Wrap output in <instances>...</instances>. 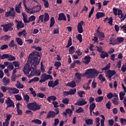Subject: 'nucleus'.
<instances>
[{
  "label": "nucleus",
  "instance_id": "8fccbe9b",
  "mask_svg": "<svg viewBox=\"0 0 126 126\" xmlns=\"http://www.w3.org/2000/svg\"><path fill=\"white\" fill-rule=\"evenodd\" d=\"M9 47L12 48L13 47H16V44L14 43V40H12L10 43L8 44Z\"/></svg>",
  "mask_w": 126,
  "mask_h": 126
},
{
  "label": "nucleus",
  "instance_id": "cd10ccee",
  "mask_svg": "<svg viewBox=\"0 0 126 126\" xmlns=\"http://www.w3.org/2000/svg\"><path fill=\"white\" fill-rule=\"evenodd\" d=\"M44 14L41 15L38 17V20L36 23L38 24L39 23H42L44 21Z\"/></svg>",
  "mask_w": 126,
  "mask_h": 126
},
{
  "label": "nucleus",
  "instance_id": "338daca9",
  "mask_svg": "<svg viewBox=\"0 0 126 126\" xmlns=\"http://www.w3.org/2000/svg\"><path fill=\"white\" fill-rule=\"evenodd\" d=\"M121 30L123 31L124 33H126V25H124L122 26H120Z\"/></svg>",
  "mask_w": 126,
  "mask_h": 126
},
{
  "label": "nucleus",
  "instance_id": "e433bc0d",
  "mask_svg": "<svg viewBox=\"0 0 126 126\" xmlns=\"http://www.w3.org/2000/svg\"><path fill=\"white\" fill-rule=\"evenodd\" d=\"M24 100L26 101V103H28L30 99V96L28 94H25L23 96Z\"/></svg>",
  "mask_w": 126,
  "mask_h": 126
},
{
  "label": "nucleus",
  "instance_id": "a18cd8bd",
  "mask_svg": "<svg viewBox=\"0 0 126 126\" xmlns=\"http://www.w3.org/2000/svg\"><path fill=\"white\" fill-rule=\"evenodd\" d=\"M75 75L78 80H81V77L82 76V73L77 72L75 74Z\"/></svg>",
  "mask_w": 126,
  "mask_h": 126
},
{
  "label": "nucleus",
  "instance_id": "052dcab7",
  "mask_svg": "<svg viewBox=\"0 0 126 126\" xmlns=\"http://www.w3.org/2000/svg\"><path fill=\"white\" fill-rule=\"evenodd\" d=\"M9 88V87H6L5 86H2L1 87V90H2V91L3 92L5 93V92H6V91H7V90L8 91Z\"/></svg>",
  "mask_w": 126,
  "mask_h": 126
},
{
  "label": "nucleus",
  "instance_id": "4be33fe9",
  "mask_svg": "<svg viewBox=\"0 0 126 126\" xmlns=\"http://www.w3.org/2000/svg\"><path fill=\"white\" fill-rule=\"evenodd\" d=\"M21 4L22 2H20L15 7V11L17 13H20V12H21L20 10V8L22 7Z\"/></svg>",
  "mask_w": 126,
  "mask_h": 126
},
{
  "label": "nucleus",
  "instance_id": "864d4df0",
  "mask_svg": "<svg viewBox=\"0 0 126 126\" xmlns=\"http://www.w3.org/2000/svg\"><path fill=\"white\" fill-rule=\"evenodd\" d=\"M54 65L57 67L56 69H59V67L62 65V63L60 62H56Z\"/></svg>",
  "mask_w": 126,
  "mask_h": 126
},
{
  "label": "nucleus",
  "instance_id": "69168bd1",
  "mask_svg": "<svg viewBox=\"0 0 126 126\" xmlns=\"http://www.w3.org/2000/svg\"><path fill=\"white\" fill-rule=\"evenodd\" d=\"M8 61H15V57L11 55H9V57L8 58Z\"/></svg>",
  "mask_w": 126,
  "mask_h": 126
},
{
  "label": "nucleus",
  "instance_id": "bf43d9fd",
  "mask_svg": "<svg viewBox=\"0 0 126 126\" xmlns=\"http://www.w3.org/2000/svg\"><path fill=\"white\" fill-rule=\"evenodd\" d=\"M13 64L14 65L15 67H19V66H20V63H19V62L17 61L13 62Z\"/></svg>",
  "mask_w": 126,
  "mask_h": 126
},
{
  "label": "nucleus",
  "instance_id": "6e6d98bb",
  "mask_svg": "<svg viewBox=\"0 0 126 126\" xmlns=\"http://www.w3.org/2000/svg\"><path fill=\"white\" fill-rule=\"evenodd\" d=\"M23 21L24 23H29V19L27 18V16H24V14H23Z\"/></svg>",
  "mask_w": 126,
  "mask_h": 126
},
{
  "label": "nucleus",
  "instance_id": "2f4dec72",
  "mask_svg": "<svg viewBox=\"0 0 126 126\" xmlns=\"http://www.w3.org/2000/svg\"><path fill=\"white\" fill-rule=\"evenodd\" d=\"M96 36L99 38V37H102V38H105V33L102 32H100L99 31H97L96 33Z\"/></svg>",
  "mask_w": 126,
  "mask_h": 126
},
{
  "label": "nucleus",
  "instance_id": "c756f323",
  "mask_svg": "<svg viewBox=\"0 0 126 126\" xmlns=\"http://www.w3.org/2000/svg\"><path fill=\"white\" fill-rule=\"evenodd\" d=\"M15 40L20 46L23 45V41H22V39L20 38V37H16Z\"/></svg>",
  "mask_w": 126,
  "mask_h": 126
},
{
  "label": "nucleus",
  "instance_id": "dca6fc26",
  "mask_svg": "<svg viewBox=\"0 0 126 126\" xmlns=\"http://www.w3.org/2000/svg\"><path fill=\"white\" fill-rule=\"evenodd\" d=\"M73 113L72 110L67 108L65 109V112H63V115H64V116H67V114H68L69 117H71V115H72Z\"/></svg>",
  "mask_w": 126,
  "mask_h": 126
},
{
  "label": "nucleus",
  "instance_id": "ea45409f",
  "mask_svg": "<svg viewBox=\"0 0 126 126\" xmlns=\"http://www.w3.org/2000/svg\"><path fill=\"white\" fill-rule=\"evenodd\" d=\"M37 81H39V78L38 77H35L34 78L30 80L28 82V83H32V82H37Z\"/></svg>",
  "mask_w": 126,
  "mask_h": 126
},
{
  "label": "nucleus",
  "instance_id": "49530a36",
  "mask_svg": "<svg viewBox=\"0 0 126 126\" xmlns=\"http://www.w3.org/2000/svg\"><path fill=\"white\" fill-rule=\"evenodd\" d=\"M84 110H83V108L82 107H80L76 110V113H77L78 114H80L81 113H84Z\"/></svg>",
  "mask_w": 126,
  "mask_h": 126
},
{
  "label": "nucleus",
  "instance_id": "37998d69",
  "mask_svg": "<svg viewBox=\"0 0 126 126\" xmlns=\"http://www.w3.org/2000/svg\"><path fill=\"white\" fill-rule=\"evenodd\" d=\"M35 20H36V17L34 15H32L29 18V23H30V22H32V21H35Z\"/></svg>",
  "mask_w": 126,
  "mask_h": 126
},
{
  "label": "nucleus",
  "instance_id": "13d9d810",
  "mask_svg": "<svg viewBox=\"0 0 126 126\" xmlns=\"http://www.w3.org/2000/svg\"><path fill=\"white\" fill-rule=\"evenodd\" d=\"M7 68L8 70H10V71L13 70V69H14V66H13V64H12V63H11L8 65V66H7Z\"/></svg>",
  "mask_w": 126,
  "mask_h": 126
},
{
  "label": "nucleus",
  "instance_id": "9d476101",
  "mask_svg": "<svg viewBox=\"0 0 126 126\" xmlns=\"http://www.w3.org/2000/svg\"><path fill=\"white\" fill-rule=\"evenodd\" d=\"M83 25H84V26H85V24L84 23V22L82 21H80L77 25L78 32L80 34H81V33H83V28H82Z\"/></svg>",
  "mask_w": 126,
  "mask_h": 126
},
{
  "label": "nucleus",
  "instance_id": "5fc2aeb1",
  "mask_svg": "<svg viewBox=\"0 0 126 126\" xmlns=\"http://www.w3.org/2000/svg\"><path fill=\"white\" fill-rule=\"evenodd\" d=\"M42 1H43V2H44V7L46 8H48V7H49V2L48 1V0H42Z\"/></svg>",
  "mask_w": 126,
  "mask_h": 126
},
{
  "label": "nucleus",
  "instance_id": "423d86ee",
  "mask_svg": "<svg viewBox=\"0 0 126 126\" xmlns=\"http://www.w3.org/2000/svg\"><path fill=\"white\" fill-rule=\"evenodd\" d=\"M14 25L13 23L11 22L7 24L1 25V27L3 28V31H4V32H8L9 30V31H12V30H13V28L12 27H13Z\"/></svg>",
  "mask_w": 126,
  "mask_h": 126
},
{
  "label": "nucleus",
  "instance_id": "4d7b16f0",
  "mask_svg": "<svg viewBox=\"0 0 126 126\" xmlns=\"http://www.w3.org/2000/svg\"><path fill=\"white\" fill-rule=\"evenodd\" d=\"M93 13H94V6H93L91 8V11L90 12V13L89 14L88 18H91V16H92V14H93Z\"/></svg>",
  "mask_w": 126,
  "mask_h": 126
},
{
  "label": "nucleus",
  "instance_id": "39448f33",
  "mask_svg": "<svg viewBox=\"0 0 126 126\" xmlns=\"http://www.w3.org/2000/svg\"><path fill=\"white\" fill-rule=\"evenodd\" d=\"M47 73L49 75H47L46 73H44L41 75V79L39 80L40 83H43V82H45L48 79H50V80H53V76L50 75L52 74V71L48 70Z\"/></svg>",
  "mask_w": 126,
  "mask_h": 126
},
{
  "label": "nucleus",
  "instance_id": "f704fd0d",
  "mask_svg": "<svg viewBox=\"0 0 126 126\" xmlns=\"http://www.w3.org/2000/svg\"><path fill=\"white\" fill-rule=\"evenodd\" d=\"M76 50V49H75L74 46H71L69 49V55H72V54H74Z\"/></svg>",
  "mask_w": 126,
  "mask_h": 126
},
{
  "label": "nucleus",
  "instance_id": "f03ea898",
  "mask_svg": "<svg viewBox=\"0 0 126 126\" xmlns=\"http://www.w3.org/2000/svg\"><path fill=\"white\" fill-rule=\"evenodd\" d=\"M40 59H41V57H40V53L36 52L34 53V55L30 59L31 60H28V62L32 63V66L35 67L36 65H38L39 63H40Z\"/></svg>",
  "mask_w": 126,
  "mask_h": 126
},
{
  "label": "nucleus",
  "instance_id": "1a4fd4ad",
  "mask_svg": "<svg viewBox=\"0 0 126 126\" xmlns=\"http://www.w3.org/2000/svg\"><path fill=\"white\" fill-rule=\"evenodd\" d=\"M5 103H6V105H7L6 109L10 107H12V108H14V107H15L14 102H13V101L11 100L10 97L7 98L6 100H5Z\"/></svg>",
  "mask_w": 126,
  "mask_h": 126
},
{
  "label": "nucleus",
  "instance_id": "20e7f679",
  "mask_svg": "<svg viewBox=\"0 0 126 126\" xmlns=\"http://www.w3.org/2000/svg\"><path fill=\"white\" fill-rule=\"evenodd\" d=\"M41 106L42 105L37 103L36 102H31L27 104V107L29 108L30 110L35 112L38 110L41 109Z\"/></svg>",
  "mask_w": 126,
  "mask_h": 126
},
{
  "label": "nucleus",
  "instance_id": "58836bf2",
  "mask_svg": "<svg viewBox=\"0 0 126 126\" xmlns=\"http://www.w3.org/2000/svg\"><path fill=\"white\" fill-rule=\"evenodd\" d=\"M103 99H104V96H98L95 99V100L97 103H100L103 101Z\"/></svg>",
  "mask_w": 126,
  "mask_h": 126
},
{
  "label": "nucleus",
  "instance_id": "4468645a",
  "mask_svg": "<svg viewBox=\"0 0 126 126\" xmlns=\"http://www.w3.org/2000/svg\"><path fill=\"white\" fill-rule=\"evenodd\" d=\"M56 117V112L54 111H50L46 117V119L54 118Z\"/></svg>",
  "mask_w": 126,
  "mask_h": 126
},
{
  "label": "nucleus",
  "instance_id": "e2e57ef3",
  "mask_svg": "<svg viewBox=\"0 0 126 126\" xmlns=\"http://www.w3.org/2000/svg\"><path fill=\"white\" fill-rule=\"evenodd\" d=\"M37 97H38V98H44L45 97V94L42 93H37Z\"/></svg>",
  "mask_w": 126,
  "mask_h": 126
},
{
  "label": "nucleus",
  "instance_id": "5701e85b",
  "mask_svg": "<svg viewBox=\"0 0 126 126\" xmlns=\"http://www.w3.org/2000/svg\"><path fill=\"white\" fill-rule=\"evenodd\" d=\"M66 86H68L69 87H72V88H74L76 86V83H75V81H72L70 83H68L66 84Z\"/></svg>",
  "mask_w": 126,
  "mask_h": 126
},
{
  "label": "nucleus",
  "instance_id": "2eb2a0df",
  "mask_svg": "<svg viewBox=\"0 0 126 126\" xmlns=\"http://www.w3.org/2000/svg\"><path fill=\"white\" fill-rule=\"evenodd\" d=\"M84 60L85 61L83 62V63H85V64H88L91 61V57H90L89 55H87L84 57Z\"/></svg>",
  "mask_w": 126,
  "mask_h": 126
},
{
  "label": "nucleus",
  "instance_id": "aec40b11",
  "mask_svg": "<svg viewBox=\"0 0 126 126\" xmlns=\"http://www.w3.org/2000/svg\"><path fill=\"white\" fill-rule=\"evenodd\" d=\"M96 19H100L101 17L105 16V13L102 12H97L95 15Z\"/></svg>",
  "mask_w": 126,
  "mask_h": 126
},
{
  "label": "nucleus",
  "instance_id": "f257e3e1",
  "mask_svg": "<svg viewBox=\"0 0 126 126\" xmlns=\"http://www.w3.org/2000/svg\"><path fill=\"white\" fill-rule=\"evenodd\" d=\"M37 65H36L35 67L34 66L32 65V63L31 65V67H24L23 69V71L25 73V74H29V72L31 71V74L29 75H27V76L29 77V78H30L31 76H34V75H35V76H40L41 75V71L40 70H37L36 68H37ZM32 70V71H31Z\"/></svg>",
  "mask_w": 126,
  "mask_h": 126
},
{
  "label": "nucleus",
  "instance_id": "6e6552de",
  "mask_svg": "<svg viewBox=\"0 0 126 126\" xmlns=\"http://www.w3.org/2000/svg\"><path fill=\"white\" fill-rule=\"evenodd\" d=\"M106 77H108L110 79V80H112V77L116 74V72L115 70H112L110 69H108L107 71H105L104 72Z\"/></svg>",
  "mask_w": 126,
  "mask_h": 126
},
{
  "label": "nucleus",
  "instance_id": "774afa93",
  "mask_svg": "<svg viewBox=\"0 0 126 126\" xmlns=\"http://www.w3.org/2000/svg\"><path fill=\"white\" fill-rule=\"evenodd\" d=\"M120 122L123 126H125V125H126V119L121 118L120 119Z\"/></svg>",
  "mask_w": 126,
  "mask_h": 126
},
{
  "label": "nucleus",
  "instance_id": "ddd939ff",
  "mask_svg": "<svg viewBox=\"0 0 126 126\" xmlns=\"http://www.w3.org/2000/svg\"><path fill=\"white\" fill-rule=\"evenodd\" d=\"M81 100H79L77 102L75 103L74 105H78V106H83L84 105H86L87 104V101H85L83 98H81Z\"/></svg>",
  "mask_w": 126,
  "mask_h": 126
},
{
  "label": "nucleus",
  "instance_id": "603ef678",
  "mask_svg": "<svg viewBox=\"0 0 126 126\" xmlns=\"http://www.w3.org/2000/svg\"><path fill=\"white\" fill-rule=\"evenodd\" d=\"M70 95H74L76 93V89L74 88L73 89H70L69 91Z\"/></svg>",
  "mask_w": 126,
  "mask_h": 126
},
{
  "label": "nucleus",
  "instance_id": "a19ab883",
  "mask_svg": "<svg viewBox=\"0 0 126 126\" xmlns=\"http://www.w3.org/2000/svg\"><path fill=\"white\" fill-rule=\"evenodd\" d=\"M71 45H72V39L70 37L68 39V43L66 46V48H69Z\"/></svg>",
  "mask_w": 126,
  "mask_h": 126
},
{
  "label": "nucleus",
  "instance_id": "0e129e2a",
  "mask_svg": "<svg viewBox=\"0 0 126 126\" xmlns=\"http://www.w3.org/2000/svg\"><path fill=\"white\" fill-rule=\"evenodd\" d=\"M92 41H94V43H98V37L97 36V33H94V37L92 39Z\"/></svg>",
  "mask_w": 126,
  "mask_h": 126
},
{
  "label": "nucleus",
  "instance_id": "393cba45",
  "mask_svg": "<svg viewBox=\"0 0 126 126\" xmlns=\"http://www.w3.org/2000/svg\"><path fill=\"white\" fill-rule=\"evenodd\" d=\"M125 41V38L123 37H118L117 39H115V42L117 44H119L120 43H123Z\"/></svg>",
  "mask_w": 126,
  "mask_h": 126
},
{
  "label": "nucleus",
  "instance_id": "c9c22d12",
  "mask_svg": "<svg viewBox=\"0 0 126 126\" xmlns=\"http://www.w3.org/2000/svg\"><path fill=\"white\" fill-rule=\"evenodd\" d=\"M55 23H56V22H55V18L52 17L50 19V24L49 26L50 28H52V27L55 25Z\"/></svg>",
  "mask_w": 126,
  "mask_h": 126
},
{
  "label": "nucleus",
  "instance_id": "c85d7f7f",
  "mask_svg": "<svg viewBox=\"0 0 126 126\" xmlns=\"http://www.w3.org/2000/svg\"><path fill=\"white\" fill-rule=\"evenodd\" d=\"M11 38V36H9V35L6 34V35L1 36V39H2V40H3V41H8V40H10Z\"/></svg>",
  "mask_w": 126,
  "mask_h": 126
},
{
  "label": "nucleus",
  "instance_id": "a211bd4d",
  "mask_svg": "<svg viewBox=\"0 0 126 126\" xmlns=\"http://www.w3.org/2000/svg\"><path fill=\"white\" fill-rule=\"evenodd\" d=\"M58 20H64V21H66L65 15H64L63 13H60Z\"/></svg>",
  "mask_w": 126,
  "mask_h": 126
},
{
  "label": "nucleus",
  "instance_id": "3c124183",
  "mask_svg": "<svg viewBox=\"0 0 126 126\" xmlns=\"http://www.w3.org/2000/svg\"><path fill=\"white\" fill-rule=\"evenodd\" d=\"M111 67V63H109L106 66L104 67L101 68V70H108Z\"/></svg>",
  "mask_w": 126,
  "mask_h": 126
},
{
  "label": "nucleus",
  "instance_id": "bb28decb",
  "mask_svg": "<svg viewBox=\"0 0 126 126\" xmlns=\"http://www.w3.org/2000/svg\"><path fill=\"white\" fill-rule=\"evenodd\" d=\"M16 87L19 88V89H23L24 88V85L20 83L19 81H17V83L16 84Z\"/></svg>",
  "mask_w": 126,
  "mask_h": 126
},
{
  "label": "nucleus",
  "instance_id": "9b49d317",
  "mask_svg": "<svg viewBox=\"0 0 126 126\" xmlns=\"http://www.w3.org/2000/svg\"><path fill=\"white\" fill-rule=\"evenodd\" d=\"M15 22L16 24V27L18 30H19V29H22V28H24L25 26L22 21L15 20Z\"/></svg>",
  "mask_w": 126,
  "mask_h": 126
},
{
  "label": "nucleus",
  "instance_id": "f3484780",
  "mask_svg": "<svg viewBox=\"0 0 126 126\" xmlns=\"http://www.w3.org/2000/svg\"><path fill=\"white\" fill-rule=\"evenodd\" d=\"M41 5H37L36 6L33 7L32 12L35 13V12H39L41 10Z\"/></svg>",
  "mask_w": 126,
  "mask_h": 126
},
{
  "label": "nucleus",
  "instance_id": "473e14b6",
  "mask_svg": "<svg viewBox=\"0 0 126 126\" xmlns=\"http://www.w3.org/2000/svg\"><path fill=\"white\" fill-rule=\"evenodd\" d=\"M43 19L44 22H48V21L50 20V16H49V14L48 13H45L44 14V17Z\"/></svg>",
  "mask_w": 126,
  "mask_h": 126
},
{
  "label": "nucleus",
  "instance_id": "7ed1b4c3",
  "mask_svg": "<svg viewBox=\"0 0 126 126\" xmlns=\"http://www.w3.org/2000/svg\"><path fill=\"white\" fill-rule=\"evenodd\" d=\"M99 73H100V72L95 68L88 69L85 72V74L88 75L87 77V78H93L95 76H98Z\"/></svg>",
  "mask_w": 126,
  "mask_h": 126
},
{
  "label": "nucleus",
  "instance_id": "0eeeda50",
  "mask_svg": "<svg viewBox=\"0 0 126 126\" xmlns=\"http://www.w3.org/2000/svg\"><path fill=\"white\" fill-rule=\"evenodd\" d=\"M10 11H7L5 13V17H13L14 18L15 16H16V13L14 11V8L13 7H9Z\"/></svg>",
  "mask_w": 126,
  "mask_h": 126
},
{
  "label": "nucleus",
  "instance_id": "72a5a7b5",
  "mask_svg": "<svg viewBox=\"0 0 126 126\" xmlns=\"http://www.w3.org/2000/svg\"><path fill=\"white\" fill-rule=\"evenodd\" d=\"M85 123L87 126H91L93 125V120L92 119H88L85 120Z\"/></svg>",
  "mask_w": 126,
  "mask_h": 126
},
{
  "label": "nucleus",
  "instance_id": "6ab92c4d",
  "mask_svg": "<svg viewBox=\"0 0 126 126\" xmlns=\"http://www.w3.org/2000/svg\"><path fill=\"white\" fill-rule=\"evenodd\" d=\"M108 24H109V25L112 26V25H113V17H111L110 18L106 17L103 20V22L105 23V22L108 21Z\"/></svg>",
  "mask_w": 126,
  "mask_h": 126
},
{
  "label": "nucleus",
  "instance_id": "b1692460",
  "mask_svg": "<svg viewBox=\"0 0 126 126\" xmlns=\"http://www.w3.org/2000/svg\"><path fill=\"white\" fill-rule=\"evenodd\" d=\"M100 56L101 59H105V58L109 57V54L106 51H102Z\"/></svg>",
  "mask_w": 126,
  "mask_h": 126
},
{
  "label": "nucleus",
  "instance_id": "4c0bfd02",
  "mask_svg": "<svg viewBox=\"0 0 126 126\" xmlns=\"http://www.w3.org/2000/svg\"><path fill=\"white\" fill-rule=\"evenodd\" d=\"M95 108H96V104H95V103L93 102L90 105V111H94Z\"/></svg>",
  "mask_w": 126,
  "mask_h": 126
},
{
  "label": "nucleus",
  "instance_id": "de8ad7c7",
  "mask_svg": "<svg viewBox=\"0 0 126 126\" xmlns=\"http://www.w3.org/2000/svg\"><path fill=\"white\" fill-rule=\"evenodd\" d=\"M32 123H34V124H38V125H41L42 121L39 119H34L32 121Z\"/></svg>",
  "mask_w": 126,
  "mask_h": 126
},
{
  "label": "nucleus",
  "instance_id": "c03bdc74",
  "mask_svg": "<svg viewBox=\"0 0 126 126\" xmlns=\"http://www.w3.org/2000/svg\"><path fill=\"white\" fill-rule=\"evenodd\" d=\"M113 11L114 15L115 16H117V15H119V9L116 8V7H113Z\"/></svg>",
  "mask_w": 126,
  "mask_h": 126
},
{
  "label": "nucleus",
  "instance_id": "7c9ffc66",
  "mask_svg": "<svg viewBox=\"0 0 126 126\" xmlns=\"http://www.w3.org/2000/svg\"><path fill=\"white\" fill-rule=\"evenodd\" d=\"M118 17L120 18V19H123L124 18V13H123V10L119 9H118Z\"/></svg>",
  "mask_w": 126,
  "mask_h": 126
},
{
  "label": "nucleus",
  "instance_id": "f8f14e48",
  "mask_svg": "<svg viewBox=\"0 0 126 126\" xmlns=\"http://www.w3.org/2000/svg\"><path fill=\"white\" fill-rule=\"evenodd\" d=\"M8 89V93L10 95H12V94H18L19 93V90L15 88H9Z\"/></svg>",
  "mask_w": 126,
  "mask_h": 126
},
{
  "label": "nucleus",
  "instance_id": "09e8293b",
  "mask_svg": "<svg viewBox=\"0 0 126 126\" xmlns=\"http://www.w3.org/2000/svg\"><path fill=\"white\" fill-rule=\"evenodd\" d=\"M9 57V54H3L0 57V60H4L5 59H8Z\"/></svg>",
  "mask_w": 126,
  "mask_h": 126
},
{
  "label": "nucleus",
  "instance_id": "412c9836",
  "mask_svg": "<svg viewBox=\"0 0 126 126\" xmlns=\"http://www.w3.org/2000/svg\"><path fill=\"white\" fill-rule=\"evenodd\" d=\"M47 100L49 103H51V101H53V102H54V101L57 100V97L55 95H51L47 98Z\"/></svg>",
  "mask_w": 126,
  "mask_h": 126
},
{
  "label": "nucleus",
  "instance_id": "680f3d73",
  "mask_svg": "<svg viewBox=\"0 0 126 126\" xmlns=\"http://www.w3.org/2000/svg\"><path fill=\"white\" fill-rule=\"evenodd\" d=\"M76 37L77 40L79 41L80 43H81V42H82V35L81 34H79Z\"/></svg>",
  "mask_w": 126,
  "mask_h": 126
},
{
  "label": "nucleus",
  "instance_id": "a878e982",
  "mask_svg": "<svg viewBox=\"0 0 126 126\" xmlns=\"http://www.w3.org/2000/svg\"><path fill=\"white\" fill-rule=\"evenodd\" d=\"M10 81V79H7L5 77H4L2 79V82L3 83V85H4V86H6V85H8V84H9V82Z\"/></svg>",
  "mask_w": 126,
  "mask_h": 126
},
{
  "label": "nucleus",
  "instance_id": "79ce46f5",
  "mask_svg": "<svg viewBox=\"0 0 126 126\" xmlns=\"http://www.w3.org/2000/svg\"><path fill=\"white\" fill-rule=\"evenodd\" d=\"M100 117H101L102 119L101 120V126H104L105 125V116L103 115H100Z\"/></svg>",
  "mask_w": 126,
  "mask_h": 126
}]
</instances>
